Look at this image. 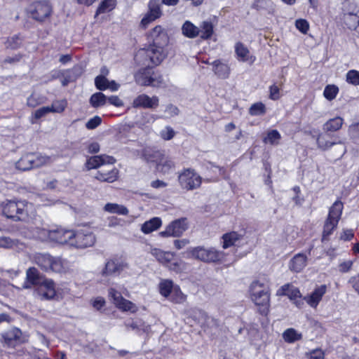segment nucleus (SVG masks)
Returning <instances> with one entry per match:
<instances>
[{
  "label": "nucleus",
  "instance_id": "nucleus-1",
  "mask_svg": "<svg viewBox=\"0 0 359 359\" xmlns=\"http://www.w3.org/2000/svg\"><path fill=\"white\" fill-rule=\"evenodd\" d=\"M146 36L149 43L136 51L134 60L137 65L157 67L167 57L168 35L161 25H156Z\"/></svg>",
  "mask_w": 359,
  "mask_h": 359
},
{
  "label": "nucleus",
  "instance_id": "nucleus-2",
  "mask_svg": "<svg viewBox=\"0 0 359 359\" xmlns=\"http://www.w3.org/2000/svg\"><path fill=\"white\" fill-rule=\"evenodd\" d=\"M31 207L32 204L25 200H6L0 205L2 215L15 222L27 221Z\"/></svg>",
  "mask_w": 359,
  "mask_h": 359
},
{
  "label": "nucleus",
  "instance_id": "nucleus-3",
  "mask_svg": "<svg viewBox=\"0 0 359 359\" xmlns=\"http://www.w3.org/2000/svg\"><path fill=\"white\" fill-rule=\"evenodd\" d=\"M344 210V204L340 199L336 200L330 207L328 214L325 218L321 235V241H330V237L337 229L339 222L341 218Z\"/></svg>",
  "mask_w": 359,
  "mask_h": 359
},
{
  "label": "nucleus",
  "instance_id": "nucleus-4",
  "mask_svg": "<svg viewBox=\"0 0 359 359\" xmlns=\"http://www.w3.org/2000/svg\"><path fill=\"white\" fill-rule=\"evenodd\" d=\"M53 13V7L48 0H35L31 2L27 9L28 18L43 25L49 22Z\"/></svg>",
  "mask_w": 359,
  "mask_h": 359
},
{
  "label": "nucleus",
  "instance_id": "nucleus-5",
  "mask_svg": "<svg viewBox=\"0 0 359 359\" xmlns=\"http://www.w3.org/2000/svg\"><path fill=\"white\" fill-rule=\"evenodd\" d=\"M140 68L134 74L135 83L140 86L160 87L163 84V75L156 67L149 65H141Z\"/></svg>",
  "mask_w": 359,
  "mask_h": 359
},
{
  "label": "nucleus",
  "instance_id": "nucleus-6",
  "mask_svg": "<svg viewBox=\"0 0 359 359\" xmlns=\"http://www.w3.org/2000/svg\"><path fill=\"white\" fill-rule=\"evenodd\" d=\"M34 262L42 271L47 273H62L66 271L65 260L48 253H36L34 255Z\"/></svg>",
  "mask_w": 359,
  "mask_h": 359
},
{
  "label": "nucleus",
  "instance_id": "nucleus-7",
  "mask_svg": "<svg viewBox=\"0 0 359 359\" xmlns=\"http://www.w3.org/2000/svg\"><path fill=\"white\" fill-rule=\"evenodd\" d=\"M187 259H194L205 263H215L223 260L224 253L214 248H205L203 246L191 247L182 253Z\"/></svg>",
  "mask_w": 359,
  "mask_h": 359
},
{
  "label": "nucleus",
  "instance_id": "nucleus-8",
  "mask_svg": "<svg viewBox=\"0 0 359 359\" xmlns=\"http://www.w3.org/2000/svg\"><path fill=\"white\" fill-rule=\"evenodd\" d=\"M50 161V157L35 152L23 154L15 163V168L21 171H27L40 168Z\"/></svg>",
  "mask_w": 359,
  "mask_h": 359
},
{
  "label": "nucleus",
  "instance_id": "nucleus-9",
  "mask_svg": "<svg viewBox=\"0 0 359 359\" xmlns=\"http://www.w3.org/2000/svg\"><path fill=\"white\" fill-rule=\"evenodd\" d=\"M178 183L183 190L193 191L201 187L202 177L191 168H184L179 173Z\"/></svg>",
  "mask_w": 359,
  "mask_h": 359
},
{
  "label": "nucleus",
  "instance_id": "nucleus-10",
  "mask_svg": "<svg viewBox=\"0 0 359 359\" xmlns=\"http://www.w3.org/2000/svg\"><path fill=\"white\" fill-rule=\"evenodd\" d=\"M128 266L125 258L116 255L107 260L101 275L104 277L118 276Z\"/></svg>",
  "mask_w": 359,
  "mask_h": 359
},
{
  "label": "nucleus",
  "instance_id": "nucleus-11",
  "mask_svg": "<svg viewBox=\"0 0 359 359\" xmlns=\"http://www.w3.org/2000/svg\"><path fill=\"white\" fill-rule=\"evenodd\" d=\"M95 241V236L89 228L79 229L74 231L70 246L80 249L87 248L93 246Z\"/></svg>",
  "mask_w": 359,
  "mask_h": 359
},
{
  "label": "nucleus",
  "instance_id": "nucleus-12",
  "mask_svg": "<svg viewBox=\"0 0 359 359\" xmlns=\"http://www.w3.org/2000/svg\"><path fill=\"white\" fill-rule=\"evenodd\" d=\"M1 337V343L8 348H15L18 345L27 341V339L23 337L22 330L18 327H13L8 331L2 332Z\"/></svg>",
  "mask_w": 359,
  "mask_h": 359
},
{
  "label": "nucleus",
  "instance_id": "nucleus-13",
  "mask_svg": "<svg viewBox=\"0 0 359 359\" xmlns=\"http://www.w3.org/2000/svg\"><path fill=\"white\" fill-rule=\"evenodd\" d=\"M108 296L115 306L122 311L135 313L137 311L135 304L125 299L116 289L110 287L108 290Z\"/></svg>",
  "mask_w": 359,
  "mask_h": 359
},
{
  "label": "nucleus",
  "instance_id": "nucleus-14",
  "mask_svg": "<svg viewBox=\"0 0 359 359\" xmlns=\"http://www.w3.org/2000/svg\"><path fill=\"white\" fill-rule=\"evenodd\" d=\"M187 228V218L182 217L171 222L159 235L163 238L180 237Z\"/></svg>",
  "mask_w": 359,
  "mask_h": 359
},
{
  "label": "nucleus",
  "instance_id": "nucleus-15",
  "mask_svg": "<svg viewBox=\"0 0 359 359\" xmlns=\"http://www.w3.org/2000/svg\"><path fill=\"white\" fill-rule=\"evenodd\" d=\"M277 295L287 296L290 301H292L297 307H300L303 304V297L297 287H294L292 283H286L282 285L277 290Z\"/></svg>",
  "mask_w": 359,
  "mask_h": 359
},
{
  "label": "nucleus",
  "instance_id": "nucleus-16",
  "mask_svg": "<svg viewBox=\"0 0 359 359\" xmlns=\"http://www.w3.org/2000/svg\"><path fill=\"white\" fill-rule=\"evenodd\" d=\"M162 14L160 4L156 0H150L148 4V11L141 20V27L147 29L150 23L160 18Z\"/></svg>",
  "mask_w": 359,
  "mask_h": 359
},
{
  "label": "nucleus",
  "instance_id": "nucleus-17",
  "mask_svg": "<svg viewBox=\"0 0 359 359\" xmlns=\"http://www.w3.org/2000/svg\"><path fill=\"white\" fill-rule=\"evenodd\" d=\"M74 236L73 230L57 229L49 231L48 237L52 242L60 245H69L72 243V237Z\"/></svg>",
  "mask_w": 359,
  "mask_h": 359
},
{
  "label": "nucleus",
  "instance_id": "nucleus-18",
  "mask_svg": "<svg viewBox=\"0 0 359 359\" xmlns=\"http://www.w3.org/2000/svg\"><path fill=\"white\" fill-rule=\"evenodd\" d=\"M316 143L320 149L326 151L332 146L341 143L339 137L330 132H325L318 134Z\"/></svg>",
  "mask_w": 359,
  "mask_h": 359
},
{
  "label": "nucleus",
  "instance_id": "nucleus-19",
  "mask_svg": "<svg viewBox=\"0 0 359 359\" xmlns=\"http://www.w3.org/2000/svg\"><path fill=\"white\" fill-rule=\"evenodd\" d=\"M159 104V99L154 95L151 97L147 94L137 95L133 101L132 106L134 108L153 109Z\"/></svg>",
  "mask_w": 359,
  "mask_h": 359
},
{
  "label": "nucleus",
  "instance_id": "nucleus-20",
  "mask_svg": "<svg viewBox=\"0 0 359 359\" xmlns=\"http://www.w3.org/2000/svg\"><path fill=\"white\" fill-rule=\"evenodd\" d=\"M42 298L46 300H53L57 297L56 283L52 278H43L39 285Z\"/></svg>",
  "mask_w": 359,
  "mask_h": 359
},
{
  "label": "nucleus",
  "instance_id": "nucleus-21",
  "mask_svg": "<svg viewBox=\"0 0 359 359\" xmlns=\"http://www.w3.org/2000/svg\"><path fill=\"white\" fill-rule=\"evenodd\" d=\"M327 287L325 284L316 286L313 292L304 297L303 299L305 300L307 304L311 308L316 309L323 296L327 292Z\"/></svg>",
  "mask_w": 359,
  "mask_h": 359
},
{
  "label": "nucleus",
  "instance_id": "nucleus-22",
  "mask_svg": "<svg viewBox=\"0 0 359 359\" xmlns=\"http://www.w3.org/2000/svg\"><path fill=\"white\" fill-rule=\"evenodd\" d=\"M244 235L236 231H230L222 236V248L228 249L231 247L239 246L238 244L243 240Z\"/></svg>",
  "mask_w": 359,
  "mask_h": 359
},
{
  "label": "nucleus",
  "instance_id": "nucleus-23",
  "mask_svg": "<svg viewBox=\"0 0 359 359\" xmlns=\"http://www.w3.org/2000/svg\"><path fill=\"white\" fill-rule=\"evenodd\" d=\"M235 53L240 62H248L250 65H252L256 60V57L252 55L248 47L241 41H238L235 44Z\"/></svg>",
  "mask_w": 359,
  "mask_h": 359
},
{
  "label": "nucleus",
  "instance_id": "nucleus-24",
  "mask_svg": "<svg viewBox=\"0 0 359 359\" xmlns=\"http://www.w3.org/2000/svg\"><path fill=\"white\" fill-rule=\"evenodd\" d=\"M45 276H42L39 271L34 266L29 267L26 271V281L25 288H29L31 286H39L41 279Z\"/></svg>",
  "mask_w": 359,
  "mask_h": 359
},
{
  "label": "nucleus",
  "instance_id": "nucleus-25",
  "mask_svg": "<svg viewBox=\"0 0 359 359\" xmlns=\"http://www.w3.org/2000/svg\"><path fill=\"white\" fill-rule=\"evenodd\" d=\"M257 300H252L254 304L257 306V312L263 317H267L270 313L271 306V294L264 295L257 298Z\"/></svg>",
  "mask_w": 359,
  "mask_h": 359
},
{
  "label": "nucleus",
  "instance_id": "nucleus-26",
  "mask_svg": "<svg viewBox=\"0 0 359 359\" xmlns=\"http://www.w3.org/2000/svg\"><path fill=\"white\" fill-rule=\"evenodd\" d=\"M94 177L100 182L113 183L118 179L119 170L116 168L108 171L98 170Z\"/></svg>",
  "mask_w": 359,
  "mask_h": 359
},
{
  "label": "nucleus",
  "instance_id": "nucleus-27",
  "mask_svg": "<svg viewBox=\"0 0 359 359\" xmlns=\"http://www.w3.org/2000/svg\"><path fill=\"white\" fill-rule=\"evenodd\" d=\"M250 293L252 300H257V298L264 295V293L270 294V289L269 286L259 280H254L250 286Z\"/></svg>",
  "mask_w": 359,
  "mask_h": 359
},
{
  "label": "nucleus",
  "instance_id": "nucleus-28",
  "mask_svg": "<svg viewBox=\"0 0 359 359\" xmlns=\"http://www.w3.org/2000/svg\"><path fill=\"white\" fill-rule=\"evenodd\" d=\"M215 74L219 79H226L231 74V68L228 64L222 62L220 60H215L212 63Z\"/></svg>",
  "mask_w": 359,
  "mask_h": 359
},
{
  "label": "nucleus",
  "instance_id": "nucleus-29",
  "mask_svg": "<svg viewBox=\"0 0 359 359\" xmlns=\"http://www.w3.org/2000/svg\"><path fill=\"white\" fill-rule=\"evenodd\" d=\"M306 263V255L303 253H298L290 259L289 268L293 272L299 273L305 268Z\"/></svg>",
  "mask_w": 359,
  "mask_h": 359
},
{
  "label": "nucleus",
  "instance_id": "nucleus-30",
  "mask_svg": "<svg viewBox=\"0 0 359 359\" xmlns=\"http://www.w3.org/2000/svg\"><path fill=\"white\" fill-rule=\"evenodd\" d=\"M344 118L341 116H336L327 120L323 126L325 132L334 133L339 130L344 124Z\"/></svg>",
  "mask_w": 359,
  "mask_h": 359
},
{
  "label": "nucleus",
  "instance_id": "nucleus-31",
  "mask_svg": "<svg viewBox=\"0 0 359 359\" xmlns=\"http://www.w3.org/2000/svg\"><path fill=\"white\" fill-rule=\"evenodd\" d=\"M117 0H101L96 8L95 18L100 14L113 11L117 6Z\"/></svg>",
  "mask_w": 359,
  "mask_h": 359
},
{
  "label": "nucleus",
  "instance_id": "nucleus-32",
  "mask_svg": "<svg viewBox=\"0 0 359 359\" xmlns=\"http://www.w3.org/2000/svg\"><path fill=\"white\" fill-rule=\"evenodd\" d=\"M152 255L155 257L157 261L166 266L171 261L174 260L175 254L171 252H165L160 249H154Z\"/></svg>",
  "mask_w": 359,
  "mask_h": 359
},
{
  "label": "nucleus",
  "instance_id": "nucleus-33",
  "mask_svg": "<svg viewBox=\"0 0 359 359\" xmlns=\"http://www.w3.org/2000/svg\"><path fill=\"white\" fill-rule=\"evenodd\" d=\"M161 225V219L160 217H155L148 221L144 222L141 226V231L144 233L148 234L158 229Z\"/></svg>",
  "mask_w": 359,
  "mask_h": 359
},
{
  "label": "nucleus",
  "instance_id": "nucleus-34",
  "mask_svg": "<svg viewBox=\"0 0 359 359\" xmlns=\"http://www.w3.org/2000/svg\"><path fill=\"white\" fill-rule=\"evenodd\" d=\"M182 33L189 39H194L199 36L200 29L191 22L187 20L182 26Z\"/></svg>",
  "mask_w": 359,
  "mask_h": 359
},
{
  "label": "nucleus",
  "instance_id": "nucleus-35",
  "mask_svg": "<svg viewBox=\"0 0 359 359\" xmlns=\"http://www.w3.org/2000/svg\"><path fill=\"white\" fill-rule=\"evenodd\" d=\"M344 23L347 29L355 30L359 34V16L358 15L352 13L344 15Z\"/></svg>",
  "mask_w": 359,
  "mask_h": 359
},
{
  "label": "nucleus",
  "instance_id": "nucleus-36",
  "mask_svg": "<svg viewBox=\"0 0 359 359\" xmlns=\"http://www.w3.org/2000/svg\"><path fill=\"white\" fill-rule=\"evenodd\" d=\"M175 285L172 280L163 279L158 284V292L162 297L168 298L171 294Z\"/></svg>",
  "mask_w": 359,
  "mask_h": 359
},
{
  "label": "nucleus",
  "instance_id": "nucleus-37",
  "mask_svg": "<svg viewBox=\"0 0 359 359\" xmlns=\"http://www.w3.org/2000/svg\"><path fill=\"white\" fill-rule=\"evenodd\" d=\"M284 341L289 344H292L302 339V333L298 332L294 328H287L283 333Z\"/></svg>",
  "mask_w": 359,
  "mask_h": 359
},
{
  "label": "nucleus",
  "instance_id": "nucleus-38",
  "mask_svg": "<svg viewBox=\"0 0 359 359\" xmlns=\"http://www.w3.org/2000/svg\"><path fill=\"white\" fill-rule=\"evenodd\" d=\"M104 210L108 212L116 213L120 215H127L129 213V210L126 206L112 203H107Z\"/></svg>",
  "mask_w": 359,
  "mask_h": 359
},
{
  "label": "nucleus",
  "instance_id": "nucleus-39",
  "mask_svg": "<svg viewBox=\"0 0 359 359\" xmlns=\"http://www.w3.org/2000/svg\"><path fill=\"white\" fill-rule=\"evenodd\" d=\"M214 33L213 25L211 22L204 21L201 25L199 36L203 40L211 39Z\"/></svg>",
  "mask_w": 359,
  "mask_h": 359
},
{
  "label": "nucleus",
  "instance_id": "nucleus-40",
  "mask_svg": "<svg viewBox=\"0 0 359 359\" xmlns=\"http://www.w3.org/2000/svg\"><path fill=\"white\" fill-rule=\"evenodd\" d=\"M187 299V296L182 292L180 287L175 285L169 297V300L173 304H182Z\"/></svg>",
  "mask_w": 359,
  "mask_h": 359
},
{
  "label": "nucleus",
  "instance_id": "nucleus-41",
  "mask_svg": "<svg viewBox=\"0 0 359 359\" xmlns=\"http://www.w3.org/2000/svg\"><path fill=\"white\" fill-rule=\"evenodd\" d=\"M281 139L280 133L276 129L271 130L267 132L266 136L262 140L264 144H270L271 145H277Z\"/></svg>",
  "mask_w": 359,
  "mask_h": 359
},
{
  "label": "nucleus",
  "instance_id": "nucleus-42",
  "mask_svg": "<svg viewBox=\"0 0 359 359\" xmlns=\"http://www.w3.org/2000/svg\"><path fill=\"white\" fill-rule=\"evenodd\" d=\"M103 165H104V161H103L101 155H95L88 158L85 163V165L88 170L97 169Z\"/></svg>",
  "mask_w": 359,
  "mask_h": 359
},
{
  "label": "nucleus",
  "instance_id": "nucleus-43",
  "mask_svg": "<svg viewBox=\"0 0 359 359\" xmlns=\"http://www.w3.org/2000/svg\"><path fill=\"white\" fill-rule=\"evenodd\" d=\"M107 102V96L101 93L97 92L93 94L90 98V103L94 108L104 106Z\"/></svg>",
  "mask_w": 359,
  "mask_h": 359
},
{
  "label": "nucleus",
  "instance_id": "nucleus-44",
  "mask_svg": "<svg viewBox=\"0 0 359 359\" xmlns=\"http://www.w3.org/2000/svg\"><path fill=\"white\" fill-rule=\"evenodd\" d=\"M142 156L148 162H156L161 158L162 154L158 150L148 148L143 150Z\"/></svg>",
  "mask_w": 359,
  "mask_h": 359
},
{
  "label": "nucleus",
  "instance_id": "nucleus-45",
  "mask_svg": "<svg viewBox=\"0 0 359 359\" xmlns=\"http://www.w3.org/2000/svg\"><path fill=\"white\" fill-rule=\"evenodd\" d=\"M339 88L334 84H328L325 87L323 96L329 101H332L336 98L339 94Z\"/></svg>",
  "mask_w": 359,
  "mask_h": 359
},
{
  "label": "nucleus",
  "instance_id": "nucleus-46",
  "mask_svg": "<svg viewBox=\"0 0 359 359\" xmlns=\"http://www.w3.org/2000/svg\"><path fill=\"white\" fill-rule=\"evenodd\" d=\"M266 112V107L262 102H257L252 104L249 108V114L251 116H262Z\"/></svg>",
  "mask_w": 359,
  "mask_h": 359
},
{
  "label": "nucleus",
  "instance_id": "nucleus-47",
  "mask_svg": "<svg viewBox=\"0 0 359 359\" xmlns=\"http://www.w3.org/2000/svg\"><path fill=\"white\" fill-rule=\"evenodd\" d=\"M348 135L354 144H359V122L352 123L349 126Z\"/></svg>",
  "mask_w": 359,
  "mask_h": 359
},
{
  "label": "nucleus",
  "instance_id": "nucleus-48",
  "mask_svg": "<svg viewBox=\"0 0 359 359\" xmlns=\"http://www.w3.org/2000/svg\"><path fill=\"white\" fill-rule=\"evenodd\" d=\"M346 81L355 86H359V71L348 70L346 74Z\"/></svg>",
  "mask_w": 359,
  "mask_h": 359
},
{
  "label": "nucleus",
  "instance_id": "nucleus-49",
  "mask_svg": "<svg viewBox=\"0 0 359 359\" xmlns=\"http://www.w3.org/2000/svg\"><path fill=\"white\" fill-rule=\"evenodd\" d=\"M22 44V39L19 34H15L8 39L6 41V47L10 49L15 50L19 48Z\"/></svg>",
  "mask_w": 359,
  "mask_h": 359
},
{
  "label": "nucleus",
  "instance_id": "nucleus-50",
  "mask_svg": "<svg viewBox=\"0 0 359 359\" xmlns=\"http://www.w3.org/2000/svg\"><path fill=\"white\" fill-rule=\"evenodd\" d=\"M67 106V102L66 100H57L50 106L51 112L53 113H62L63 112Z\"/></svg>",
  "mask_w": 359,
  "mask_h": 359
},
{
  "label": "nucleus",
  "instance_id": "nucleus-51",
  "mask_svg": "<svg viewBox=\"0 0 359 359\" xmlns=\"http://www.w3.org/2000/svg\"><path fill=\"white\" fill-rule=\"evenodd\" d=\"M295 27L301 33L304 34H306L310 28L309 22L306 20L302 18L296 20Z\"/></svg>",
  "mask_w": 359,
  "mask_h": 359
},
{
  "label": "nucleus",
  "instance_id": "nucleus-52",
  "mask_svg": "<svg viewBox=\"0 0 359 359\" xmlns=\"http://www.w3.org/2000/svg\"><path fill=\"white\" fill-rule=\"evenodd\" d=\"M108 79L102 75H98L95 79V85L97 89L100 90H105L108 89Z\"/></svg>",
  "mask_w": 359,
  "mask_h": 359
},
{
  "label": "nucleus",
  "instance_id": "nucleus-53",
  "mask_svg": "<svg viewBox=\"0 0 359 359\" xmlns=\"http://www.w3.org/2000/svg\"><path fill=\"white\" fill-rule=\"evenodd\" d=\"M175 135V131L173 128L169 126H165L164 129L161 130L160 132V137L162 140L165 141H168L172 140Z\"/></svg>",
  "mask_w": 359,
  "mask_h": 359
},
{
  "label": "nucleus",
  "instance_id": "nucleus-54",
  "mask_svg": "<svg viewBox=\"0 0 359 359\" xmlns=\"http://www.w3.org/2000/svg\"><path fill=\"white\" fill-rule=\"evenodd\" d=\"M348 284L359 295V272L348 279Z\"/></svg>",
  "mask_w": 359,
  "mask_h": 359
},
{
  "label": "nucleus",
  "instance_id": "nucleus-55",
  "mask_svg": "<svg viewBox=\"0 0 359 359\" xmlns=\"http://www.w3.org/2000/svg\"><path fill=\"white\" fill-rule=\"evenodd\" d=\"M102 123V118L99 116H95L90 118L86 123V127L88 130H93Z\"/></svg>",
  "mask_w": 359,
  "mask_h": 359
},
{
  "label": "nucleus",
  "instance_id": "nucleus-56",
  "mask_svg": "<svg viewBox=\"0 0 359 359\" xmlns=\"http://www.w3.org/2000/svg\"><path fill=\"white\" fill-rule=\"evenodd\" d=\"M269 97L272 100H278L280 98V88L276 84L269 86Z\"/></svg>",
  "mask_w": 359,
  "mask_h": 359
},
{
  "label": "nucleus",
  "instance_id": "nucleus-57",
  "mask_svg": "<svg viewBox=\"0 0 359 359\" xmlns=\"http://www.w3.org/2000/svg\"><path fill=\"white\" fill-rule=\"evenodd\" d=\"M353 265V261H352V260L344 261L338 265V269H339V272H341L342 273H345L349 272L351 270Z\"/></svg>",
  "mask_w": 359,
  "mask_h": 359
},
{
  "label": "nucleus",
  "instance_id": "nucleus-58",
  "mask_svg": "<svg viewBox=\"0 0 359 359\" xmlns=\"http://www.w3.org/2000/svg\"><path fill=\"white\" fill-rule=\"evenodd\" d=\"M309 359H325V352L321 348H316L309 353Z\"/></svg>",
  "mask_w": 359,
  "mask_h": 359
},
{
  "label": "nucleus",
  "instance_id": "nucleus-59",
  "mask_svg": "<svg viewBox=\"0 0 359 359\" xmlns=\"http://www.w3.org/2000/svg\"><path fill=\"white\" fill-rule=\"evenodd\" d=\"M86 149H87L88 153L91 154H95L100 151V146L98 142H93L88 143L86 145Z\"/></svg>",
  "mask_w": 359,
  "mask_h": 359
},
{
  "label": "nucleus",
  "instance_id": "nucleus-60",
  "mask_svg": "<svg viewBox=\"0 0 359 359\" xmlns=\"http://www.w3.org/2000/svg\"><path fill=\"white\" fill-rule=\"evenodd\" d=\"M165 267L176 273H180L182 270L181 262L178 260L175 261V259L171 261Z\"/></svg>",
  "mask_w": 359,
  "mask_h": 359
},
{
  "label": "nucleus",
  "instance_id": "nucleus-61",
  "mask_svg": "<svg viewBox=\"0 0 359 359\" xmlns=\"http://www.w3.org/2000/svg\"><path fill=\"white\" fill-rule=\"evenodd\" d=\"M50 112H51L50 107H43L35 111L34 116L36 119H39Z\"/></svg>",
  "mask_w": 359,
  "mask_h": 359
},
{
  "label": "nucleus",
  "instance_id": "nucleus-62",
  "mask_svg": "<svg viewBox=\"0 0 359 359\" xmlns=\"http://www.w3.org/2000/svg\"><path fill=\"white\" fill-rule=\"evenodd\" d=\"M354 238L353 229H344L340 236V240L350 241Z\"/></svg>",
  "mask_w": 359,
  "mask_h": 359
},
{
  "label": "nucleus",
  "instance_id": "nucleus-63",
  "mask_svg": "<svg viewBox=\"0 0 359 359\" xmlns=\"http://www.w3.org/2000/svg\"><path fill=\"white\" fill-rule=\"evenodd\" d=\"M105 304L106 302L103 297H97L93 301L92 305L95 309L100 310L105 306Z\"/></svg>",
  "mask_w": 359,
  "mask_h": 359
},
{
  "label": "nucleus",
  "instance_id": "nucleus-64",
  "mask_svg": "<svg viewBox=\"0 0 359 359\" xmlns=\"http://www.w3.org/2000/svg\"><path fill=\"white\" fill-rule=\"evenodd\" d=\"M108 102L115 107H121L123 103V101L117 95H111L107 97Z\"/></svg>",
  "mask_w": 359,
  "mask_h": 359
}]
</instances>
